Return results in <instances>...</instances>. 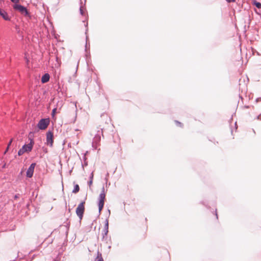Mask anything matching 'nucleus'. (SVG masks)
<instances>
[{"label":"nucleus","instance_id":"nucleus-1","mask_svg":"<svg viewBox=\"0 0 261 261\" xmlns=\"http://www.w3.org/2000/svg\"><path fill=\"white\" fill-rule=\"evenodd\" d=\"M34 144V141L33 139H30V142L28 144L24 145L20 149L18 152V155H21L24 152H30L33 147V145Z\"/></svg>","mask_w":261,"mask_h":261},{"label":"nucleus","instance_id":"nucleus-2","mask_svg":"<svg viewBox=\"0 0 261 261\" xmlns=\"http://www.w3.org/2000/svg\"><path fill=\"white\" fill-rule=\"evenodd\" d=\"M106 199V194L105 192V189L103 187L102 189L101 193L100 194L98 197V209L99 212L100 213L102 210L104 205L105 200Z\"/></svg>","mask_w":261,"mask_h":261},{"label":"nucleus","instance_id":"nucleus-3","mask_svg":"<svg viewBox=\"0 0 261 261\" xmlns=\"http://www.w3.org/2000/svg\"><path fill=\"white\" fill-rule=\"evenodd\" d=\"M85 202H81L79 205L77 206L76 209V214L81 220L83 216V214L85 211Z\"/></svg>","mask_w":261,"mask_h":261},{"label":"nucleus","instance_id":"nucleus-4","mask_svg":"<svg viewBox=\"0 0 261 261\" xmlns=\"http://www.w3.org/2000/svg\"><path fill=\"white\" fill-rule=\"evenodd\" d=\"M49 124V120L48 119H42L38 123V127L40 129H46Z\"/></svg>","mask_w":261,"mask_h":261},{"label":"nucleus","instance_id":"nucleus-5","mask_svg":"<svg viewBox=\"0 0 261 261\" xmlns=\"http://www.w3.org/2000/svg\"><path fill=\"white\" fill-rule=\"evenodd\" d=\"M53 133L51 132H48L46 133V143L50 147L53 146L54 143Z\"/></svg>","mask_w":261,"mask_h":261},{"label":"nucleus","instance_id":"nucleus-6","mask_svg":"<svg viewBox=\"0 0 261 261\" xmlns=\"http://www.w3.org/2000/svg\"><path fill=\"white\" fill-rule=\"evenodd\" d=\"M14 8L15 9L19 11L22 14H24L26 15L28 14V11H27V9L24 7H23L21 5H15L14 6Z\"/></svg>","mask_w":261,"mask_h":261},{"label":"nucleus","instance_id":"nucleus-7","mask_svg":"<svg viewBox=\"0 0 261 261\" xmlns=\"http://www.w3.org/2000/svg\"><path fill=\"white\" fill-rule=\"evenodd\" d=\"M35 165H36L35 163H32L30 165V166L29 167V169H28V170L27 171V177L30 178L33 176Z\"/></svg>","mask_w":261,"mask_h":261},{"label":"nucleus","instance_id":"nucleus-8","mask_svg":"<svg viewBox=\"0 0 261 261\" xmlns=\"http://www.w3.org/2000/svg\"><path fill=\"white\" fill-rule=\"evenodd\" d=\"M49 75L48 73H46L43 75L41 78V82L42 83H45L47 82L49 80Z\"/></svg>","mask_w":261,"mask_h":261},{"label":"nucleus","instance_id":"nucleus-9","mask_svg":"<svg viewBox=\"0 0 261 261\" xmlns=\"http://www.w3.org/2000/svg\"><path fill=\"white\" fill-rule=\"evenodd\" d=\"M0 15L3 17L5 20H9V17L7 13L3 10H0Z\"/></svg>","mask_w":261,"mask_h":261},{"label":"nucleus","instance_id":"nucleus-10","mask_svg":"<svg viewBox=\"0 0 261 261\" xmlns=\"http://www.w3.org/2000/svg\"><path fill=\"white\" fill-rule=\"evenodd\" d=\"M108 229H109V221L108 219H106L105 221V234L107 235L108 232Z\"/></svg>","mask_w":261,"mask_h":261},{"label":"nucleus","instance_id":"nucleus-11","mask_svg":"<svg viewBox=\"0 0 261 261\" xmlns=\"http://www.w3.org/2000/svg\"><path fill=\"white\" fill-rule=\"evenodd\" d=\"M95 261H104L102 258L101 254L99 252L97 253V257L96 258Z\"/></svg>","mask_w":261,"mask_h":261},{"label":"nucleus","instance_id":"nucleus-12","mask_svg":"<svg viewBox=\"0 0 261 261\" xmlns=\"http://www.w3.org/2000/svg\"><path fill=\"white\" fill-rule=\"evenodd\" d=\"M79 190H80L79 186L78 185H75L74 186V189L72 191V192L73 193H77L79 191Z\"/></svg>","mask_w":261,"mask_h":261},{"label":"nucleus","instance_id":"nucleus-13","mask_svg":"<svg viewBox=\"0 0 261 261\" xmlns=\"http://www.w3.org/2000/svg\"><path fill=\"white\" fill-rule=\"evenodd\" d=\"M253 5H255L257 8L261 9V3L254 1L253 2Z\"/></svg>","mask_w":261,"mask_h":261},{"label":"nucleus","instance_id":"nucleus-14","mask_svg":"<svg viewBox=\"0 0 261 261\" xmlns=\"http://www.w3.org/2000/svg\"><path fill=\"white\" fill-rule=\"evenodd\" d=\"M13 141V139H11V140L10 141L9 143H8V146H7V148L6 149V150L5 151V153H6V152L9 149V146L11 145L12 142Z\"/></svg>","mask_w":261,"mask_h":261},{"label":"nucleus","instance_id":"nucleus-15","mask_svg":"<svg viewBox=\"0 0 261 261\" xmlns=\"http://www.w3.org/2000/svg\"><path fill=\"white\" fill-rule=\"evenodd\" d=\"M57 108H54L53 110V111H52V116H53V117L55 116L56 113H57Z\"/></svg>","mask_w":261,"mask_h":261},{"label":"nucleus","instance_id":"nucleus-16","mask_svg":"<svg viewBox=\"0 0 261 261\" xmlns=\"http://www.w3.org/2000/svg\"><path fill=\"white\" fill-rule=\"evenodd\" d=\"M94 139H95V141L99 142L100 140V137L99 136H95V137L94 138Z\"/></svg>","mask_w":261,"mask_h":261},{"label":"nucleus","instance_id":"nucleus-17","mask_svg":"<svg viewBox=\"0 0 261 261\" xmlns=\"http://www.w3.org/2000/svg\"><path fill=\"white\" fill-rule=\"evenodd\" d=\"M175 122L176 124L178 126H180V127H182V126H183L182 124L181 123H180V122H178V121H175Z\"/></svg>","mask_w":261,"mask_h":261},{"label":"nucleus","instance_id":"nucleus-18","mask_svg":"<svg viewBox=\"0 0 261 261\" xmlns=\"http://www.w3.org/2000/svg\"><path fill=\"white\" fill-rule=\"evenodd\" d=\"M93 178V174H92V177H91V180L89 182V185L90 186L92 184V178Z\"/></svg>","mask_w":261,"mask_h":261},{"label":"nucleus","instance_id":"nucleus-19","mask_svg":"<svg viewBox=\"0 0 261 261\" xmlns=\"http://www.w3.org/2000/svg\"><path fill=\"white\" fill-rule=\"evenodd\" d=\"M228 3L235 2L236 0H226Z\"/></svg>","mask_w":261,"mask_h":261},{"label":"nucleus","instance_id":"nucleus-20","mask_svg":"<svg viewBox=\"0 0 261 261\" xmlns=\"http://www.w3.org/2000/svg\"><path fill=\"white\" fill-rule=\"evenodd\" d=\"M80 12H81V14H82V15H83V14H84V11H83V9H82V7H81V8H80Z\"/></svg>","mask_w":261,"mask_h":261},{"label":"nucleus","instance_id":"nucleus-21","mask_svg":"<svg viewBox=\"0 0 261 261\" xmlns=\"http://www.w3.org/2000/svg\"><path fill=\"white\" fill-rule=\"evenodd\" d=\"M12 2L16 3L18 2L19 0H11Z\"/></svg>","mask_w":261,"mask_h":261},{"label":"nucleus","instance_id":"nucleus-22","mask_svg":"<svg viewBox=\"0 0 261 261\" xmlns=\"http://www.w3.org/2000/svg\"><path fill=\"white\" fill-rule=\"evenodd\" d=\"M147 226H146L145 233H146V230H147Z\"/></svg>","mask_w":261,"mask_h":261}]
</instances>
